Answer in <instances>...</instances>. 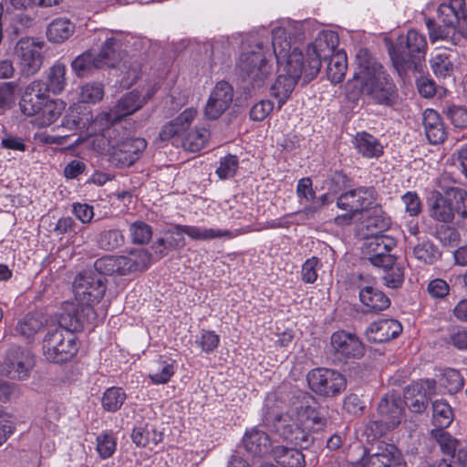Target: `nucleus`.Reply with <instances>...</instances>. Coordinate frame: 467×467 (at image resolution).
Here are the masks:
<instances>
[{
  "label": "nucleus",
  "instance_id": "obj_18",
  "mask_svg": "<svg viewBox=\"0 0 467 467\" xmlns=\"http://www.w3.org/2000/svg\"><path fill=\"white\" fill-rule=\"evenodd\" d=\"M5 363L11 379L25 380L35 366V357L29 349L14 346L7 351Z\"/></svg>",
  "mask_w": 467,
  "mask_h": 467
},
{
  "label": "nucleus",
  "instance_id": "obj_19",
  "mask_svg": "<svg viewBox=\"0 0 467 467\" xmlns=\"http://www.w3.org/2000/svg\"><path fill=\"white\" fill-rule=\"evenodd\" d=\"M234 91L228 82H218L207 100L204 114L208 119H218L233 102Z\"/></svg>",
  "mask_w": 467,
  "mask_h": 467
},
{
  "label": "nucleus",
  "instance_id": "obj_21",
  "mask_svg": "<svg viewBox=\"0 0 467 467\" xmlns=\"http://www.w3.org/2000/svg\"><path fill=\"white\" fill-rule=\"evenodd\" d=\"M177 235L186 234L193 241H211L214 239H232L240 234L238 230L232 232L228 229L207 228L197 225L176 224L172 231Z\"/></svg>",
  "mask_w": 467,
  "mask_h": 467
},
{
  "label": "nucleus",
  "instance_id": "obj_6",
  "mask_svg": "<svg viewBox=\"0 0 467 467\" xmlns=\"http://www.w3.org/2000/svg\"><path fill=\"white\" fill-rule=\"evenodd\" d=\"M94 131L100 133L107 141L109 161L117 167L133 165L147 147V142L142 138L126 137L127 130L122 127L106 128Z\"/></svg>",
  "mask_w": 467,
  "mask_h": 467
},
{
  "label": "nucleus",
  "instance_id": "obj_10",
  "mask_svg": "<svg viewBox=\"0 0 467 467\" xmlns=\"http://www.w3.org/2000/svg\"><path fill=\"white\" fill-rule=\"evenodd\" d=\"M43 355L54 363L70 360L78 352V346L73 333L61 327L49 329L43 339Z\"/></svg>",
  "mask_w": 467,
  "mask_h": 467
},
{
  "label": "nucleus",
  "instance_id": "obj_39",
  "mask_svg": "<svg viewBox=\"0 0 467 467\" xmlns=\"http://www.w3.org/2000/svg\"><path fill=\"white\" fill-rule=\"evenodd\" d=\"M210 132L205 128H196L182 134L181 142L185 150L197 152L206 144Z\"/></svg>",
  "mask_w": 467,
  "mask_h": 467
},
{
  "label": "nucleus",
  "instance_id": "obj_1",
  "mask_svg": "<svg viewBox=\"0 0 467 467\" xmlns=\"http://www.w3.org/2000/svg\"><path fill=\"white\" fill-rule=\"evenodd\" d=\"M292 26L297 28L299 24H289L288 27L277 26L273 29L275 64L284 72L277 76L271 87V95L277 99L278 109L286 102L301 77L308 82L317 76L321 56L328 55L339 41L336 32L322 31L318 33L314 42L308 45L304 55L299 48L293 47L287 38Z\"/></svg>",
  "mask_w": 467,
  "mask_h": 467
},
{
  "label": "nucleus",
  "instance_id": "obj_14",
  "mask_svg": "<svg viewBox=\"0 0 467 467\" xmlns=\"http://www.w3.org/2000/svg\"><path fill=\"white\" fill-rule=\"evenodd\" d=\"M99 316L93 306L75 302H65L63 312L59 317V324L67 332L80 331L86 325H96Z\"/></svg>",
  "mask_w": 467,
  "mask_h": 467
},
{
  "label": "nucleus",
  "instance_id": "obj_52",
  "mask_svg": "<svg viewBox=\"0 0 467 467\" xmlns=\"http://www.w3.org/2000/svg\"><path fill=\"white\" fill-rule=\"evenodd\" d=\"M431 437L440 445L442 452L448 456H453L457 449V440L452 438L444 429H435L431 431Z\"/></svg>",
  "mask_w": 467,
  "mask_h": 467
},
{
  "label": "nucleus",
  "instance_id": "obj_51",
  "mask_svg": "<svg viewBox=\"0 0 467 467\" xmlns=\"http://www.w3.org/2000/svg\"><path fill=\"white\" fill-rule=\"evenodd\" d=\"M383 269L382 279L384 285L390 288L400 287L404 280L403 267L394 261L390 265L380 266Z\"/></svg>",
  "mask_w": 467,
  "mask_h": 467
},
{
  "label": "nucleus",
  "instance_id": "obj_37",
  "mask_svg": "<svg viewBox=\"0 0 467 467\" xmlns=\"http://www.w3.org/2000/svg\"><path fill=\"white\" fill-rule=\"evenodd\" d=\"M67 104L61 99L45 101L35 123L39 127H47L54 123L63 113Z\"/></svg>",
  "mask_w": 467,
  "mask_h": 467
},
{
  "label": "nucleus",
  "instance_id": "obj_32",
  "mask_svg": "<svg viewBox=\"0 0 467 467\" xmlns=\"http://www.w3.org/2000/svg\"><path fill=\"white\" fill-rule=\"evenodd\" d=\"M365 225L371 234H381L388 230L391 224L390 217L383 211L382 207L376 204L366 211Z\"/></svg>",
  "mask_w": 467,
  "mask_h": 467
},
{
  "label": "nucleus",
  "instance_id": "obj_36",
  "mask_svg": "<svg viewBox=\"0 0 467 467\" xmlns=\"http://www.w3.org/2000/svg\"><path fill=\"white\" fill-rule=\"evenodd\" d=\"M379 240V247L368 256V260L377 267L390 265L396 258L389 252L396 247L397 242L392 236H383Z\"/></svg>",
  "mask_w": 467,
  "mask_h": 467
},
{
  "label": "nucleus",
  "instance_id": "obj_24",
  "mask_svg": "<svg viewBox=\"0 0 467 467\" xmlns=\"http://www.w3.org/2000/svg\"><path fill=\"white\" fill-rule=\"evenodd\" d=\"M197 115L196 109H186L178 117L164 125L160 131L159 137L161 140H169L182 136L188 130L191 123Z\"/></svg>",
  "mask_w": 467,
  "mask_h": 467
},
{
  "label": "nucleus",
  "instance_id": "obj_53",
  "mask_svg": "<svg viewBox=\"0 0 467 467\" xmlns=\"http://www.w3.org/2000/svg\"><path fill=\"white\" fill-rule=\"evenodd\" d=\"M238 164V158L235 155L229 154L220 159L215 172L221 180L233 178L237 171Z\"/></svg>",
  "mask_w": 467,
  "mask_h": 467
},
{
  "label": "nucleus",
  "instance_id": "obj_28",
  "mask_svg": "<svg viewBox=\"0 0 467 467\" xmlns=\"http://www.w3.org/2000/svg\"><path fill=\"white\" fill-rule=\"evenodd\" d=\"M453 198L447 195V189L445 190V196L439 192H433L429 200L430 215L440 222L449 223L454 217V209L451 202Z\"/></svg>",
  "mask_w": 467,
  "mask_h": 467
},
{
  "label": "nucleus",
  "instance_id": "obj_12",
  "mask_svg": "<svg viewBox=\"0 0 467 467\" xmlns=\"http://www.w3.org/2000/svg\"><path fill=\"white\" fill-rule=\"evenodd\" d=\"M105 291L103 277L91 271L78 274L73 284L75 300L84 306H93L99 303Z\"/></svg>",
  "mask_w": 467,
  "mask_h": 467
},
{
  "label": "nucleus",
  "instance_id": "obj_63",
  "mask_svg": "<svg viewBox=\"0 0 467 467\" xmlns=\"http://www.w3.org/2000/svg\"><path fill=\"white\" fill-rule=\"evenodd\" d=\"M319 264V259L313 256L307 259L302 265L301 275L302 280L307 284H313L317 278V267Z\"/></svg>",
  "mask_w": 467,
  "mask_h": 467
},
{
  "label": "nucleus",
  "instance_id": "obj_45",
  "mask_svg": "<svg viewBox=\"0 0 467 467\" xmlns=\"http://www.w3.org/2000/svg\"><path fill=\"white\" fill-rule=\"evenodd\" d=\"M127 399L125 390L120 387L108 388L101 397V406L108 412H116Z\"/></svg>",
  "mask_w": 467,
  "mask_h": 467
},
{
  "label": "nucleus",
  "instance_id": "obj_58",
  "mask_svg": "<svg viewBox=\"0 0 467 467\" xmlns=\"http://www.w3.org/2000/svg\"><path fill=\"white\" fill-rule=\"evenodd\" d=\"M427 293L432 299L441 300L449 295L450 285L444 279L435 278L429 282Z\"/></svg>",
  "mask_w": 467,
  "mask_h": 467
},
{
  "label": "nucleus",
  "instance_id": "obj_15",
  "mask_svg": "<svg viewBox=\"0 0 467 467\" xmlns=\"http://www.w3.org/2000/svg\"><path fill=\"white\" fill-rule=\"evenodd\" d=\"M378 202V193L373 187L358 186L342 192L337 199V207L361 214Z\"/></svg>",
  "mask_w": 467,
  "mask_h": 467
},
{
  "label": "nucleus",
  "instance_id": "obj_17",
  "mask_svg": "<svg viewBox=\"0 0 467 467\" xmlns=\"http://www.w3.org/2000/svg\"><path fill=\"white\" fill-rule=\"evenodd\" d=\"M330 345L335 358L340 362L360 358L365 353V345L355 333L339 330L332 334Z\"/></svg>",
  "mask_w": 467,
  "mask_h": 467
},
{
  "label": "nucleus",
  "instance_id": "obj_49",
  "mask_svg": "<svg viewBox=\"0 0 467 467\" xmlns=\"http://www.w3.org/2000/svg\"><path fill=\"white\" fill-rule=\"evenodd\" d=\"M431 68L439 78H446L452 72V63L444 50H438L430 60Z\"/></svg>",
  "mask_w": 467,
  "mask_h": 467
},
{
  "label": "nucleus",
  "instance_id": "obj_20",
  "mask_svg": "<svg viewBox=\"0 0 467 467\" xmlns=\"http://www.w3.org/2000/svg\"><path fill=\"white\" fill-rule=\"evenodd\" d=\"M435 381L426 379L413 382L404 389L402 401L411 411L421 412L426 409L428 396L434 389Z\"/></svg>",
  "mask_w": 467,
  "mask_h": 467
},
{
  "label": "nucleus",
  "instance_id": "obj_41",
  "mask_svg": "<svg viewBox=\"0 0 467 467\" xmlns=\"http://www.w3.org/2000/svg\"><path fill=\"white\" fill-rule=\"evenodd\" d=\"M454 418L451 405L445 400H436L432 403V423L437 429L449 427Z\"/></svg>",
  "mask_w": 467,
  "mask_h": 467
},
{
  "label": "nucleus",
  "instance_id": "obj_44",
  "mask_svg": "<svg viewBox=\"0 0 467 467\" xmlns=\"http://www.w3.org/2000/svg\"><path fill=\"white\" fill-rule=\"evenodd\" d=\"M72 70L78 77L88 76L94 68H102L98 55L87 51L78 56L71 63Z\"/></svg>",
  "mask_w": 467,
  "mask_h": 467
},
{
  "label": "nucleus",
  "instance_id": "obj_9",
  "mask_svg": "<svg viewBox=\"0 0 467 467\" xmlns=\"http://www.w3.org/2000/svg\"><path fill=\"white\" fill-rule=\"evenodd\" d=\"M150 265V254L140 249L129 255L104 256L95 261V270L100 275H126L130 273L146 269Z\"/></svg>",
  "mask_w": 467,
  "mask_h": 467
},
{
  "label": "nucleus",
  "instance_id": "obj_62",
  "mask_svg": "<svg viewBox=\"0 0 467 467\" xmlns=\"http://www.w3.org/2000/svg\"><path fill=\"white\" fill-rule=\"evenodd\" d=\"M315 194L310 178L306 177L298 181L296 185V195L301 203L314 200Z\"/></svg>",
  "mask_w": 467,
  "mask_h": 467
},
{
  "label": "nucleus",
  "instance_id": "obj_35",
  "mask_svg": "<svg viewBox=\"0 0 467 467\" xmlns=\"http://www.w3.org/2000/svg\"><path fill=\"white\" fill-rule=\"evenodd\" d=\"M175 361L161 357L155 360L149 372V378L155 385L166 384L175 373Z\"/></svg>",
  "mask_w": 467,
  "mask_h": 467
},
{
  "label": "nucleus",
  "instance_id": "obj_48",
  "mask_svg": "<svg viewBox=\"0 0 467 467\" xmlns=\"http://www.w3.org/2000/svg\"><path fill=\"white\" fill-rule=\"evenodd\" d=\"M104 97V87L99 82H88L79 87L78 100L81 103L95 104Z\"/></svg>",
  "mask_w": 467,
  "mask_h": 467
},
{
  "label": "nucleus",
  "instance_id": "obj_47",
  "mask_svg": "<svg viewBox=\"0 0 467 467\" xmlns=\"http://www.w3.org/2000/svg\"><path fill=\"white\" fill-rule=\"evenodd\" d=\"M117 448V439L111 431H105L96 438V451L101 459L113 455Z\"/></svg>",
  "mask_w": 467,
  "mask_h": 467
},
{
  "label": "nucleus",
  "instance_id": "obj_46",
  "mask_svg": "<svg viewBox=\"0 0 467 467\" xmlns=\"http://www.w3.org/2000/svg\"><path fill=\"white\" fill-rule=\"evenodd\" d=\"M413 256L424 265H432L441 257L439 248L431 241L424 240L413 247Z\"/></svg>",
  "mask_w": 467,
  "mask_h": 467
},
{
  "label": "nucleus",
  "instance_id": "obj_25",
  "mask_svg": "<svg viewBox=\"0 0 467 467\" xmlns=\"http://www.w3.org/2000/svg\"><path fill=\"white\" fill-rule=\"evenodd\" d=\"M423 128L426 138L431 144H440L447 137L446 128L441 116L432 109H427L423 112Z\"/></svg>",
  "mask_w": 467,
  "mask_h": 467
},
{
  "label": "nucleus",
  "instance_id": "obj_57",
  "mask_svg": "<svg viewBox=\"0 0 467 467\" xmlns=\"http://www.w3.org/2000/svg\"><path fill=\"white\" fill-rule=\"evenodd\" d=\"M402 203L405 207V213L411 216H418L422 211V205L420 196L416 192L409 191L401 196Z\"/></svg>",
  "mask_w": 467,
  "mask_h": 467
},
{
  "label": "nucleus",
  "instance_id": "obj_29",
  "mask_svg": "<svg viewBox=\"0 0 467 467\" xmlns=\"http://www.w3.org/2000/svg\"><path fill=\"white\" fill-rule=\"evenodd\" d=\"M337 45L338 43L328 55L321 56L320 57V61L329 57L327 67V77L331 83L334 84L339 83L344 79L348 68L346 53L343 51L335 52Z\"/></svg>",
  "mask_w": 467,
  "mask_h": 467
},
{
  "label": "nucleus",
  "instance_id": "obj_38",
  "mask_svg": "<svg viewBox=\"0 0 467 467\" xmlns=\"http://www.w3.org/2000/svg\"><path fill=\"white\" fill-rule=\"evenodd\" d=\"M75 26L67 18H56L47 26V39L54 43H62L74 33Z\"/></svg>",
  "mask_w": 467,
  "mask_h": 467
},
{
  "label": "nucleus",
  "instance_id": "obj_56",
  "mask_svg": "<svg viewBox=\"0 0 467 467\" xmlns=\"http://www.w3.org/2000/svg\"><path fill=\"white\" fill-rule=\"evenodd\" d=\"M447 195L453 198L455 212L467 218V192L458 187H449Z\"/></svg>",
  "mask_w": 467,
  "mask_h": 467
},
{
  "label": "nucleus",
  "instance_id": "obj_42",
  "mask_svg": "<svg viewBox=\"0 0 467 467\" xmlns=\"http://www.w3.org/2000/svg\"><path fill=\"white\" fill-rule=\"evenodd\" d=\"M464 377L462 373L454 368H445L438 379L441 388L449 394H455L461 391L464 386Z\"/></svg>",
  "mask_w": 467,
  "mask_h": 467
},
{
  "label": "nucleus",
  "instance_id": "obj_22",
  "mask_svg": "<svg viewBox=\"0 0 467 467\" xmlns=\"http://www.w3.org/2000/svg\"><path fill=\"white\" fill-rule=\"evenodd\" d=\"M402 331L401 324L395 319H379L366 329L368 340L375 343L387 342L397 337Z\"/></svg>",
  "mask_w": 467,
  "mask_h": 467
},
{
  "label": "nucleus",
  "instance_id": "obj_8",
  "mask_svg": "<svg viewBox=\"0 0 467 467\" xmlns=\"http://www.w3.org/2000/svg\"><path fill=\"white\" fill-rule=\"evenodd\" d=\"M151 95L152 93H147V98L142 97L137 90L126 93L109 110L102 111L96 116L91 125L92 130L120 127L117 122L140 109Z\"/></svg>",
  "mask_w": 467,
  "mask_h": 467
},
{
  "label": "nucleus",
  "instance_id": "obj_55",
  "mask_svg": "<svg viewBox=\"0 0 467 467\" xmlns=\"http://www.w3.org/2000/svg\"><path fill=\"white\" fill-rule=\"evenodd\" d=\"M130 234L133 243L143 244H147L151 239L152 230L146 223L137 221L130 224Z\"/></svg>",
  "mask_w": 467,
  "mask_h": 467
},
{
  "label": "nucleus",
  "instance_id": "obj_30",
  "mask_svg": "<svg viewBox=\"0 0 467 467\" xmlns=\"http://www.w3.org/2000/svg\"><path fill=\"white\" fill-rule=\"evenodd\" d=\"M353 143L358 152L365 158H379L383 154L381 143L368 132H358L354 137Z\"/></svg>",
  "mask_w": 467,
  "mask_h": 467
},
{
  "label": "nucleus",
  "instance_id": "obj_11",
  "mask_svg": "<svg viewBox=\"0 0 467 467\" xmlns=\"http://www.w3.org/2000/svg\"><path fill=\"white\" fill-rule=\"evenodd\" d=\"M306 380L313 392L326 398L339 395L347 387V379L340 372L325 368L310 370Z\"/></svg>",
  "mask_w": 467,
  "mask_h": 467
},
{
  "label": "nucleus",
  "instance_id": "obj_7",
  "mask_svg": "<svg viewBox=\"0 0 467 467\" xmlns=\"http://www.w3.org/2000/svg\"><path fill=\"white\" fill-rule=\"evenodd\" d=\"M428 49L426 37L416 30H409L400 36L397 46L389 49L393 66L401 75L407 70L420 71Z\"/></svg>",
  "mask_w": 467,
  "mask_h": 467
},
{
  "label": "nucleus",
  "instance_id": "obj_50",
  "mask_svg": "<svg viewBox=\"0 0 467 467\" xmlns=\"http://www.w3.org/2000/svg\"><path fill=\"white\" fill-rule=\"evenodd\" d=\"M97 243L100 248L111 251L123 244L124 236L119 230H105L99 234Z\"/></svg>",
  "mask_w": 467,
  "mask_h": 467
},
{
  "label": "nucleus",
  "instance_id": "obj_54",
  "mask_svg": "<svg viewBox=\"0 0 467 467\" xmlns=\"http://www.w3.org/2000/svg\"><path fill=\"white\" fill-rule=\"evenodd\" d=\"M220 342L219 336L210 330H202L200 335L196 336L194 340L195 345L207 354L214 351Z\"/></svg>",
  "mask_w": 467,
  "mask_h": 467
},
{
  "label": "nucleus",
  "instance_id": "obj_33",
  "mask_svg": "<svg viewBox=\"0 0 467 467\" xmlns=\"http://www.w3.org/2000/svg\"><path fill=\"white\" fill-rule=\"evenodd\" d=\"M67 67L60 61H56L47 73L45 91L54 95L60 94L67 86Z\"/></svg>",
  "mask_w": 467,
  "mask_h": 467
},
{
  "label": "nucleus",
  "instance_id": "obj_23",
  "mask_svg": "<svg viewBox=\"0 0 467 467\" xmlns=\"http://www.w3.org/2000/svg\"><path fill=\"white\" fill-rule=\"evenodd\" d=\"M46 99L41 88V81L36 80L30 83L23 94L19 106L24 115H39Z\"/></svg>",
  "mask_w": 467,
  "mask_h": 467
},
{
  "label": "nucleus",
  "instance_id": "obj_5",
  "mask_svg": "<svg viewBox=\"0 0 467 467\" xmlns=\"http://www.w3.org/2000/svg\"><path fill=\"white\" fill-rule=\"evenodd\" d=\"M466 13L465 0L442 1L437 9L438 21L441 25L432 19L426 21L431 42L444 40L452 46L460 45L464 36L463 31H457V28Z\"/></svg>",
  "mask_w": 467,
  "mask_h": 467
},
{
  "label": "nucleus",
  "instance_id": "obj_34",
  "mask_svg": "<svg viewBox=\"0 0 467 467\" xmlns=\"http://www.w3.org/2000/svg\"><path fill=\"white\" fill-rule=\"evenodd\" d=\"M274 459L277 463L285 467H305V455L300 450L276 446L272 449Z\"/></svg>",
  "mask_w": 467,
  "mask_h": 467
},
{
  "label": "nucleus",
  "instance_id": "obj_3",
  "mask_svg": "<svg viewBox=\"0 0 467 467\" xmlns=\"http://www.w3.org/2000/svg\"><path fill=\"white\" fill-rule=\"evenodd\" d=\"M273 43L265 47L262 42L243 44L235 70L247 88H259L265 85L275 72Z\"/></svg>",
  "mask_w": 467,
  "mask_h": 467
},
{
  "label": "nucleus",
  "instance_id": "obj_59",
  "mask_svg": "<svg viewBox=\"0 0 467 467\" xmlns=\"http://www.w3.org/2000/svg\"><path fill=\"white\" fill-rule=\"evenodd\" d=\"M445 114L456 128L467 127V109L461 106L450 105Z\"/></svg>",
  "mask_w": 467,
  "mask_h": 467
},
{
  "label": "nucleus",
  "instance_id": "obj_64",
  "mask_svg": "<svg viewBox=\"0 0 467 467\" xmlns=\"http://www.w3.org/2000/svg\"><path fill=\"white\" fill-rule=\"evenodd\" d=\"M151 427L148 425L136 426L131 433L132 441L138 447L150 446Z\"/></svg>",
  "mask_w": 467,
  "mask_h": 467
},
{
  "label": "nucleus",
  "instance_id": "obj_26",
  "mask_svg": "<svg viewBox=\"0 0 467 467\" xmlns=\"http://www.w3.org/2000/svg\"><path fill=\"white\" fill-rule=\"evenodd\" d=\"M245 451L253 457H263L271 451V441L268 434L259 429H252L243 438Z\"/></svg>",
  "mask_w": 467,
  "mask_h": 467
},
{
  "label": "nucleus",
  "instance_id": "obj_4",
  "mask_svg": "<svg viewBox=\"0 0 467 467\" xmlns=\"http://www.w3.org/2000/svg\"><path fill=\"white\" fill-rule=\"evenodd\" d=\"M360 85V92L376 104L391 107L398 99V89L382 66L373 60L361 62L348 85Z\"/></svg>",
  "mask_w": 467,
  "mask_h": 467
},
{
  "label": "nucleus",
  "instance_id": "obj_13",
  "mask_svg": "<svg viewBox=\"0 0 467 467\" xmlns=\"http://www.w3.org/2000/svg\"><path fill=\"white\" fill-rule=\"evenodd\" d=\"M43 47L44 42L34 37H22L16 43L15 50L23 75L33 76L40 70L44 60Z\"/></svg>",
  "mask_w": 467,
  "mask_h": 467
},
{
  "label": "nucleus",
  "instance_id": "obj_40",
  "mask_svg": "<svg viewBox=\"0 0 467 467\" xmlns=\"http://www.w3.org/2000/svg\"><path fill=\"white\" fill-rule=\"evenodd\" d=\"M46 324L45 318L38 314H28L18 321L16 331L22 337L29 339L34 337Z\"/></svg>",
  "mask_w": 467,
  "mask_h": 467
},
{
  "label": "nucleus",
  "instance_id": "obj_61",
  "mask_svg": "<svg viewBox=\"0 0 467 467\" xmlns=\"http://www.w3.org/2000/svg\"><path fill=\"white\" fill-rule=\"evenodd\" d=\"M274 109V103L268 99H263L255 103L251 110L250 117L253 120L261 121L265 119Z\"/></svg>",
  "mask_w": 467,
  "mask_h": 467
},
{
  "label": "nucleus",
  "instance_id": "obj_43",
  "mask_svg": "<svg viewBox=\"0 0 467 467\" xmlns=\"http://www.w3.org/2000/svg\"><path fill=\"white\" fill-rule=\"evenodd\" d=\"M397 449L393 445H386L379 451L367 456L365 467H394Z\"/></svg>",
  "mask_w": 467,
  "mask_h": 467
},
{
  "label": "nucleus",
  "instance_id": "obj_31",
  "mask_svg": "<svg viewBox=\"0 0 467 467\" xmlns=\"http://www.w3.org/2000/svg\"><path fill=\"white\" fill-rule=\"evenodd\" d=\"M359 300L369 311H382L389 307V298L380 290L370 285L359 291Z\"/></svg>",
  "mask_w": 467,
  "mask_h": 467
},
{
  "label": "nucleus",
  "instance_id": "obj_16",
  "mask_svg": "<svg viewBox=\"0 0 467 467\" xmlns=\"http://www.w3.org/2000/svg\"><path fill=\"white\" fill-rule=\"evenodd\" d=\"M104 42L100 51L97 54L100 60L101 67H115L123 59L127 51L126 42H129L126 36L120 32H109L102 30Z\"/></svg>",
  "mask_w": 467,
  "mask_h": 467
},
{
  "label": "nucleus",
  "instance_id": "obj_27",
  "mask_svg": "<svg viewBox=\"0 0 467 467\" xmlns=\"http://www.w3.org/2000/svg\"><path fill=\"white\" fill-rule=\"evenodd\" d=\"M402 400L394 395H387L382 398L378 406L379 417L386 420L389 427H397L401 420L403 407Z\"/></svg>",
  "mask_w": 467,
  "mask_h": 467
},
{
  "label": "nucleus",
  "instance_id": "obj_60",
  "mask_svg": "<svg viewBox=\"0 0 467 467\" xmlns=\"http://www.w3.org/2000/svg\"><path fill=\"white\" fill-rule=\"evenodd\" d=\"M16 88L17 84L14 81L0 84V109H7L12 106Z\"/></svg>",
  "mask_w": 467,
  "mask_h": 467
},
{
  "label": "nucleus",
  "instance_id": "obj_2",
  "mask_svg": "<svg viewBox=\"0 0 467 467\" xmlns=\"http://www.w3.org/2000/svg\"><path fill=\"white\" fill-rule=\"evenodd\" d=\"M315 399L308 393L298 391L289 410L276 415L273 421L275 431L284 440L299 446L309 448L315 441L314 433L321 431L327 420L314 406Z\"/></svg>",
  "mask_w": 467,
  "mask_h": 467
}]
</instances>
